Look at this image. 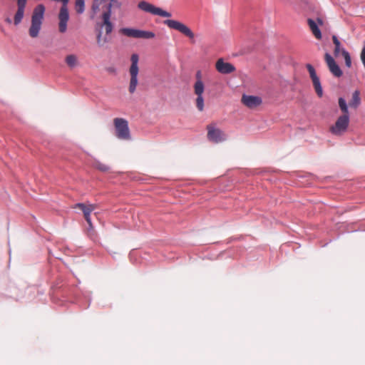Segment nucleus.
I'll return each instance as SVG.
<instances>
[{"mask_svg":"<svg viewBox=\"0 0 365 365\" xmlns=\"http://www.w3.org/2000/svg\"><path fill=\"white\" fill-rule=\"evenodd\" d=\"M46 8L43 4H38L34 9L31 15V24L29 29V36L36 38L41 31L44 17Z\"/></svg>","mask_w":365,"mask_h":365,"instance_id":"obj_1","label":"nucleus"},{"mask_svg":"<svg viewBox=\"0 0 365 365\" xmlns=\"http://www.w3.org/2000/svg\"><path fill=\"white\" fill-rule=\"evenodd\" d=\"M205 83L202 81V71L198 70L195 73V81L193 85L194 93L197 96L196 106L200 111L204 109V97L203 93L205 91Z\"/></svg>","mask_w":365,"mask_h":365,"instance_id":"obj_2","label":"nucleus"},{"mask_svg":"<svg viewBox=\"0 0 365 365\" xmlns=\"http://www.w3.org/2000/svg\"><path fill=\"white\" fill-rule=\"evenodd\" d=\"M115 135L118 139L123 140H130L131 135L127 120L122 118H116L113 120Z\"/></svg>","mask_w":365,"mask_h":365,"instance_id":"obj_3","label":"nucleus"},{"mask_svg":"<svg viewBox=\"0 0 365 365\" xmlns=\"http://www.w3.org/2000/svg\"><path fill=\"white\" fill-rule=\"evenodd\" d=\"M350 117L346 115L339 116L336 122L329 128V132L335 136L343 135L348 130Z\"/></svg>","mask_w":365,"mask_h":365,"instance_id":"obj_4","label":"nucleus"},{"mask_svg":"<svg viewBox=\"0 0 365 365\" xmlns=\"http://www.w3.org/2000/svg\"><path fill=\"white\" fill-rule=\"evenodd\" d=\"M131 61V66L130 67V85H129V92L130 93H133L135 90L138 85V61L139 57L138 55L136 53H133L131 56L130 58Z\"/></svg>","mask_w":365,"mask_h":365,"instance_id":"obj_5","label":"nucleus"},{"mask_svg":"<svg viewBox=\"0 0 365 365\" xmlns=\"http://www.w3.org/2000/svg\"><path fill=\"white\" fill-rule=\"evenodd\" d=\"M138 8L146 13L161 17L168 18L172 16L170 12L165 11L160 7H157L146 1H140L138 4Z\"/></svg>","mask_w":365,"mask_h":365,"instance_id":"obj_6","label":"nucleus"},{"mask_svg":"<svg viewBox=\"0 0 365 365\" xmlns=\"http://www.w3.org/2000/svg\"><path fill=\"white\" fill-rule=\"evenodd\" d=\"M55 1L62 2V6L61 7L58 14V29L59 31L63 34L67 30V23L69 20V13L67 7L69 0H55Z\"/></svg>","mask_w":365,"mask_h":365,"instance_id":"obj_7","label":"nucleus"},{"mask_svg":"<svg viewBox=\"0 0 365 365\" xmlns=\"http://www.w3.org/2000/svg\"><path fill=\"white\" fill-rule=\"evenodd\" d=\"M164 24L169 28L178 31L190 39H193L195 37V34L192 30L187 25L180 21L173 19H167L164 21Z\"/></svg>","mask_w":365,"mask_h":365,"instance_id":"obj_8","label":"nucleus"},{"mask_svg":"<svg viewBox=\"0 0 365 365\" xmlns=\"http://www.w3.org/2000/svg\"><path fill=\"white\" fill-rule=\"evenodd\" d=\"M207 138L210 141L215 143H219L225 141L227 138V136L220 129L212 125H208Z\"/></svg>","mask_w":365,"mask_h":365,"instance_id":"obj_9","label":"nucleus"},{"mask_svg":"<svg viewBox=\"0 0 365 365\" xmlns=\"http://www.w3.org/2000/svg\"><path fill=\"white\" fill-rule=\"evenodd\" d=\"M306 67L309 73V76L312 81V83L317 94L319 97H322L323 96V89L321 85L320 79L317 75L314 68L309 63L307 64Z\"/></svg>","mask_w":365,"mask_h":365,"instance_id":"obj_10","label":"nucleus"},{"mask_svg":"<svg viewBox=\"0 0 365 365\" xmlns=\"http://www.w3.org/2000/svg\"><path fill=\"white\" fill-rule=\"evenodd\" d=\"M325 61L327 64V66L330 71V72L337 78H339L342 76L343 72L339 65L336 63L334 58L329 53H325Z\"/></svg>","mask_w":365,"mask_h":365,"instance_id":"obj_11","label":"nucleus"},{"mask_svg":"<svg viewBox=\"0 0 365 365\" xmlns=\"http://www.w3.org/2000/svg\"><path fill=\"white\" fill-rule=\"evenodd\" d=\"M242 102L247 107L254 108L261 105L262 101L259 96L244 94L242 97Z\"/></svg>","mask_w":365,"mask_h":365,"instance_id":"obj_12","label":"nucleus"},{"mask_svg":"<svg viewBox=\"0 0 365 365\" xmlns=\"http://www.w3.org/2000/svg\"><path fill=\"white\" fill-rule=\"evenodd\" d=\"M27 0H17V11L14 15V23L18 26L24 16L25 8Z\"/></svg>","mask_w":365,"mask_h":365,"instance_id":"obj_13","label":"nucleus"},{"mask_svg":"<svg viewBox=\"0 0 365 365\" xmlns=\"http://www.w3.org/2000/svg\"><path fill=\"white\" fill-rule=\"evenodd\" d=\"M215 66L217 71L222 74L231 73L235 71V68L232 64L225 62L222 58L217 61Z\"/></svg>","mask_w":365,"mask_h":365,"instance_id":"obj_14","label":"nucleus"},{"mask_svg":"<svg viewBox=\"0 0 365 365\" xmlns=\"http://www.w3.org/2000/svg\"><path fill=\"white\" fill-rule=\"evenodd\" d=\"M75 207H78L83 211L86 222H88L89 226L91 227L92 223L91 219V213L95 208L94 205L91 204L88 206H87L83 203H77L75 205Z\"/></svg>","mask_w":365,"mask_h":365,"instance_id":"obj_15","label":"nucleus"},{"mask_svg":"<svg viewBox=\"0 0 365 365\" xmlns=\"http://www.w3.org/2000/svg\"><path fill=\"white\" fill-rule=\"evenodd\" d=\"M111 13L109 11H104L102 14L103 19V25L102 26H105L106 34H110L113 29V25L110 21Z\"/></svg>","mask_w":365,"mask_h":365,"instance_id":"obj_16","label":"nucleus"},{"mask_svg":"<svg viewBox=\"0 0 365 365\" xmlns=\"http://www.w3.org/2000/svg\"><path fill=\"white\" fill-rule=\"evenodd\" d=\"M308 24L309 26L310 29L312 30L313 34L317 39L322 38V33L320 29H319L317 23L312 19H308Z\"/></svg>","mask_w":365,"mask_h":365,"instance_id":"obj_17","label":"nucleus"},{"mask_svg":"<svg viewBox=\"0 0 365 365\" xmlns=\"http://www.w3.org/2000/svg\"><path fill=\"white\" fill-rule=\"evenodd\" d=\"M139 29L133 28H122L120 32L128 37L138 38Z\"/></svg>","mask_w":365,"mask_h":365,"instance_id":"obj_18","label":"nucleus"},{"mask_svg":"<svg viewBox=\"0 0 365 365\" xmlns=\"http://www.w3.org/2000/svg\"><path fill=\"white\" fill-rule=\"evenodd\" d=\"M361 104L360 93L359 91H355L352 94V98L349 102V106L352 108H356Z\"/></svg>","mask_w":365,"mask_h":365,"instance_id":"obj_19","label":"nucleus"},{"mask_svg":"<svg viewBox=\"0 0 365 365\" xmlns=\"http://www.w3.org/2000/svg\"><path fill=\"white\" fill-rule=\"evenodd\" d=\"M65 61L71 68H75L78 64V58L74 54L68 55L65 58Z\"/></svg>","mask_w":365,"mask_h":365,"instance_id":"obj_20","label":"nucleus"},{"mask_svg":"<svg viewBox=\"0 0 365 365\" xmlns=\"http://www.w3.org/2000/svg\"><path fill=\"white\" fill-rule=\"evenodd\" d=\"M339 106L343 113V115H346L350 117L348 105L346 100L343 97L339 98Z\"/></svg>","mask_w":365,"mask_h":365,"instance_id":"obj_21","label":"nucleus"},{"mask_svg":"<svg viewBox=\"0 0 365 365\" xmlns=\"http://www.w3.org/2000/svg\"><path fill=\"white\" fill-rule=\"evenodd\" d=\"M93 166L101 172H107L110 170V167L108 165L97 160H94L93 163Z\"/></svg>","mask_w":365,"mask_h":365,"instance_id":"obj_22","label":"nucleus"},{"mask_svg":"<svg viewBox=\"0 0 365 365\" xmlns=\"http://www.w3.org/2000/svg\"><path fill=\"white\" fill-rule=\"evenodd\" d=\"M155 36V34L152 31H143V30L139 29L138 38L149 39V38H153Z\"/></svg>","mask_w":365,"mask_h":365,"instance_id":"obj_23","label":"nucleus"},{"mask_svg":"<svg viewBox=\"0 0 365 365\" xmlns=\"http://www.w3.org/2000/svg\"><path fill=\"white\" fill-rule=\"evenodd\" d=\"M75 9L78 14H81L85 11V0H76Z\"/></svg>","mask_w":365,"mask_h":365,"instance_id":"obj_24","label":"nucleus"},{"mask_svg":"<svg viewBox=\"0 0 365 365\" xmlns=\"http://www.w3.org/2000/svg\"><path fill=\"white\" fill-rule=\"evenodd\" d=\"M332 40H333V43L335 46L334 54L335 56H338L340 53V51H341V43L339 41L336 36H335V35L332 36Z\"/></svg>","mask_w":365,"mask_h":365,"instance_id":"obj_25","label":"nucleus"},{"mask_svg":"<svg viewBox=\"0 0 365 365\" xmlns=\"http://www.w3.org/2000/svg\"><path fill=\"white\" fill-rule=\"evenodd\" d=\"M113 6L120 8L121 6V3L119 1V0H110V2L106 5L105 11H109L110 13L112 14V7Z\"/></svg>","mask_w":365,"mask_h":365,"instance_id":"obj_26","label":"nucleus"},{"mask_svg":"<svg viewBox=\"0 0 365 365\" xmlns=\"http://www.w3.org/2000/svg\"><path fill=\"white\" fill-rule=\"evenodd\" d=\"M341 53L344 56L346 66L350 68L351 66V59L349 53L344 48H342Z\"/></svg>","mask_w":365,"mask_h":365,"instance_id":"obj_27","label":"nucleus"},{"mask_svg":"<svg viewBox=\"0 0 365 365\" xmlns=\"http://www.w3.org/2000/svg\"><path fill=\"white\" fill-rule=\"evenodd\" d=\"M100 10V2H98V0H94V2L92 5V11L94 14H96L98 11Z\"/></svg>","mask_w":365,"mask_h":365,"instance_id":"obj_28","label":"nucleus"},{"mask_svg":"<svg viewBox=\"0 0 365 365\" xmlns=\"http://www.w3.org/2000/svg\"><path fill=\"white\" fill-rule=\"evenodd\" d=\"M101 37H102V32L101 31H99V33L97 35V43L98 44L101 46H102V40H101Z\"/></svg>","mask_w":365,"mask_h":365,"instance_id":"obj_29","label":"nucleus"},{"mask_svg":"<svg viewBox=\"0 0 365 365\" xmlns=\"http://www.w3.org/2000/svg\"><path fill=\"white\" fill-rule=\"evenodd\" d=\"M106 71L108 73H116V68L115 67H113V66L106 68Z\"/></svg>","mask_w":365,"mask_h":365,"instance_id":"obj_30","label":"nucleus"},{"mask_svg":"<svg viewBox=\"0 0 365 365\" xmlns=\"http://www.w3.org/2000/svg\"><path fill=\"white\" fill-rule=\"evenodd\" d=\"M5 21L8 24H11L12 21L11 19L9 18V17H7L6 19H5Z\"/></svg>","mask_w":365,"mask_h":365,"instance_id":"obj_31","label":"nucleus"},{"mask_svg":"<svg viewBox=\"0 0 365 365\" xmlns=\"http://www.w3.org/2000/svg\"><path fill=\"white\" fill-rule=\"evenodd\" d=\"M317 21L319 24H322V20L320 19H317Z\"/></svg>","mask_w":365,"mask_h":365,"instance_id":"obj_32","label":"nucleus"}]
</instances>
